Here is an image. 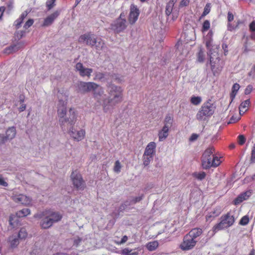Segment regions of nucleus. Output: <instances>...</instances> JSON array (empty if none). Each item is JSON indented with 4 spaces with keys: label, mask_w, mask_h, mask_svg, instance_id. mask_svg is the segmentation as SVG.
<instances>
[{
    "label": "nucleus",
    "mask_w": 255,
    "mask_h": 255,
    "mask_svg": "<svg viewBox=\"0 0 255 255\" xmlns=\"http://www.w3.org/2000/svg\"><path fill=\"white\" fill-rule=\"evenodd\" d=\"M30 214V210L28 208H24L22 210H20L17 211L15 215H11L9 217V224L11 226H13V221H14V219L17 218H22L27 216V215Z\"/></svg>",
    "instance_id": "15"
},
{
    "label": "nucleus",
    "mask_w": 255,
    "mask_h": 255,
    "mask_svg": "<svg viewBox=\"0 0 255 255\" xmlns=\"http://www.w3.org/2000/svg\"><path fill=\"white\" fill-rule=\"evenodd\" d=\"M203 233V231L200 228H194L192 229L187 234L191 238L194 239L195 241H198L197 238L199 237Z\"/></svg>",
    "instance_id": "23"
},
{
    "label": "nucleus",
    "mask_w": 255,
    "mask_h": 255,
    "mask_svg": "<svg viewBox=\"0 0 255 255\" xmlns=\"http://www.w3.org/2000/svg\"><path fill=\"white\" fill-rule=\"evenodd\" d=\"M206 174L205 172L202 171L200 172H194L193 173V176L199 180H202L206 177Z\"/></svg>",
    "instance_id": "36"
},
{
    "label": "nucleus",
    "mask_w": 255,
    "mask_h": 255,
    "mask_svg": "<svg viewBox=\"0 0 255 255\" xmlns=\"http://www.w3.org/2000/svg\"><path fill=\"white\" fill-rule=\"evenodd\" d=\"M197 59L199 62H203L204 60V52L202 50H200L198 52Z\"/></svg>",
    "instance_id": "48"
},
{
    "label": "nucleus",
    "mask_w": 255,
    "mask_h": 255,
    "mask_svg": "<svg viewBox=\"0 0 255 255\" xmlns=\"http://www.w3.org/2000/svg\"><path fill=\"white\" fill-rule=\"evenodd\" d=\"M144 195L141 194L140 196L138 197H134L128 199V200L129 201V203L131 205L136 204L137 202H140L143 198Z\"/></svg>",
    "instance_id": "34"
},
{
    "label": "nucleus",
    "mask_w": 255,
    "mask_h": 255,
    "mask_svg": "<svg viewBox=\"0 0 255 255\" xmlns=\"http://www.w3.org/2000/svg\"><path fill=\"white\" fill-rule=\"evenodd\" d=\"M211 7L210 6V4H206L205 7H204V11L201 15V17H204L207 15L210 11Z\"/></svg>",
    "instance_id": "44"
},
{
    "label": "nucleus",
    "mask_w": 255,
    "mask_h": 255,
    "mask_svg": "<svg viewBox=\"0 0 255 255\" xmlns=\"http://www.w3.org/2000/svg\"><path fill=\"white\" fill-rule=\"evenodd\" d=\"M250 162L251 163H255V144H254L252 149Z\"/></svg>",
    "instance_id": "45"
},
{
    "label": "nucleus",
    "mask_w": 255,
    "mask_h": 255,
    "mask_svg": "<svg viewBox=\"0 0 255 255\" xmlns=\"http://www.w3.org/2000/svg\"><path fill=\"white\" fill-rule=\"evenodd\" d=\"M109 76L111 77L112 80L116 81L118 83H121L124 81V77L123 76H121L120 75L112 74Z\"/></svg>",
    "instance_id": "35"
},
{
    "label": "nucleus",
    "mask_w": 255,
    "mask_h": 255,
    "mask_svg": "<svg viewBox=\"0 0 255 255\" xmlns=\"http://www.w3.org/2000/svg\"><path fill=\"white\" fill-rule=\"evenodd\" d=\"M82 241V239L79 237L75 239L74 240L73 246H75L76 247H78L81 243Z\"/></svg>",
    "instance_id": "53"
},
{
    "label": "nucleus",
    "mask_w": 255,
    "mask_h": 255,
    "mask_svg": "<svg viewBox=\"0 0 255 255\" xmlns=\"http://www.w3.org/2000/svg\"><path fill=\"white\" fill-rule=\"evenodd\" d=\"M16 128L14 126L9 127L5 131V136L7 140H11L13 139L16 135Z\"/></svg>",
    "instance_id": "21"
},
{
    "label": "nucleus",
    "mask_w": 255,
    "mask_h": 255,
    "mask_svg": "<svg viewBox=\"0 0 255 255\" xmlns=\"http://www.w3.org/2000/svg\"><path fill=\"white\" fill-rule=\"evenodd\" d=\"M60 14V11L56 10L53 13L46 17L42 24L43 27H47L51 25L54 21L58 17Z\"/></svg>",
    "instance_id": "18"
},
{
    "label": "nucleus",
    "mask_w": 255,
    "mask_h": 255,
    "mask_svg": "<svg viewBox=\"0 0 255 255\" xmlns=\"http://www.w3.org/2000/svg\"><path fill=\"white\" fill-rule=\"evenodd\" d=\"M249 222V218L248 216L246 215L242 218L239 224L242 226H245L248 224Z\"/></svg>",
    "instance_id": "42"
},
{
    "label": "nucleus",
    "mask_w": 255,
    "mask_h": 255,
    "mask_svg": "<svg viewBox=\"0 0 255 255\" xmlns=\"http://www.w3.org/2000/svg\"><path fill=\"white\" fill-rule=\"evenodd\" d=\"M47 215L48 216L53 224L60 221L62 218V215L57 212L47 213Z\"/></svg>",
    "instance_id": "20"
},
{
    "label": "nucleus",
    "mask_w": 255,
    "mask_h": 255,
    "mask_svg": "<svg viewBox=\"0 0 255 255\" xmlns=\"http://www.w3.org/2000/svg\"><path fill=\"white\" fill-rule=\"evenodd\" d=\"M234 16L231 12L228 13V21L231 22L234 20Z\"/></svg>",
    "instance_id": "61"
},
{
    "label": "nucleus",
    "mask_w": 255,
    "mask_h": 255,
    "mask_svg": "<svg viewBox=\"0 0 255 255\" xmlns=\"http://www.w3.org/2000/svg\"><path fill=\"white\" fill-rule=\"evenodd\" d=\"M249 30L252 32H255V20H253L249 24Z\"/></svg>",
    "instance_id": "58"
},
{
    "label": "nucleus",
    "mask_w": 255,
    "mask_h": 255,
    "mask_svg": "<svg viewBox=\"0 0 255 255\" xmlns=\"http://www.w3.org/2000/svg\"><path fill=\"white\" fill-rule=\"evenodd\" d=\"M206 45L209 51L208 55L209 56L210 64L212 71L215 74L221 71L222 66L220 64V59L218 52L217 46H212V39L210 38L206 41Z\"/></svg>",
    "instance_id": "3"
},
{
    "label": "nucleus",
    "mask_w": 255,
    "mask_h": 255,
    "mask_svg": "<svg viewBox=\"0 0 255 255\" xmlns=\"http://www.w3.org/2000/svg\"><path fill=\"white\" fill-rule=\"evenodd\" d=\"M215 106L211 100L204 103L196 115V119L199 121H205L214 113Z\"/></svg>",
    "instance_id": "5"
},
{
    "label": "nucleus",
    "mask_w": 255,
    "mask_h": 255,
    "mask_svg": "<svg viewBox=\"0 0 255 255\" xmlns=\"http://www.w3.org/2000/svg\"><path fill=\"white\" fill-rule=\"evenodd\" d=\"M156 148V143L154 142H149L146 146L144 152V155H151L153 156V154L155 152Z\"/></svg>",
    "instance_id": "22"
},
{
    "label": "nucleus",
    "mask_w": 255,
    "mask_h": 255,
    "mask_svg": "<svg viewBox=\"0 0 255 255\" xmlns=\"http://www.w3.org/2000/svg\"><path fill=\"white\" fill-rule=\"evenodd\" d=\"M136 250L140 251L141 249L137 248L134 250H132L128 248H125L122 251L121 254L123 255H138L139 253L138 252L135 251Z\"/></svg>",
    "instance_id": "27"
},
{
    "label": "nucleus",
    "mask_w": 255,
    "mask_h": 255,
    "mask_svg": "<svg viewBox=\"0 0 255 255\" xmlns=\"http://www.w3.org/2000/svg\"><path fill=\"white\" fill-rule=\"evenodd\" d=\"M78 90L81 93L92 91L93 97L97 103L103 107L105 113H111L116 105L123 99V89L121 87L110 84L108 87L109 96L105 94L99 85L94 82L81 81L78 83Z\"/></svg>",
    "instance_id": "1"
},
{
    "label": "nucleus",
    "mask_w": 255,
    "mask_h": 255,
    "mask_svg": "<svg viewBox=\"0 0 255 255\" xmlns=\"http://www.w3.org/2000/svg\"><path fill=\"white\" fill-rule=\"evenodd\" d=\"M95 38L94 34L88 32L81 35L79 38L78 42L80 43L93 47L94 44H95Z\"/></svg>",
    "instance_id": "11"
},
{
    "label": "nucleus",
    "mask_w": 255,
    "mask_h": 255,
    "mask_svg": "<svg viewBox=\"0 0 255 255\" xmlns=\"http://www.w3.org/2000/svg\"><path fill=\"white\" fill-rule=\"evenodd\" d=\"M215 148L210 146L204 152L202 157V166L204 169H208L212 167H217L221 163L220 158L215 155Z\"/></svg>",
    "instance_id": "4"
},
{
    "label": "nucleus",
    "mask_w": 255,
    "mask_h": 255,
    "mask_svg": "<svg viewBox=\"0 0 255 255\" xmlns=\"http://www.w3.org/2000/svg\"><path fill=\"white\" fill-rule=\"evenodd\" d=\"M25 34V31L23 30L21 31H17L15 32L14 34V36L16 38V39L20 40L21 38H22V37L24 36Z\"/></svg>",
    "instance_id": "46"
},
{
    "label": "nucleus",
    "mask_w": 255,
    "mask_h": 255,
    "mask_svg": "<svg viewBox=\"0 0 255 255\" xmlns=\"http://www.w3.org/2000/svg\"><path fill=\"white\" fill-rule=\"evenodd\" d=\"M177 0H170L167 3L165 9V13L169 16L172 12L173 6Z\"/></svg>",
    "instance_id": "30"
},
{
    "label": "nucleus",
    "mask_w": 255,
    "mask_h": 255,
    "mask_svg": "<svg viewBox=\"0 0 255 255\" xmlns=\"http://www.w3.org/2000/svg\"><path fill=\"white\" fill-rule=\"evenodd\" d=\"M173 123V118L170 115L167 114L164 120L163 124L164 126L163 128H168V129H170V128L172 127Z\"/></svg>",
    "instance_id": "24"
},
{
    "label": "nucleus",
    "mask_w": 255,
    "mask_h": 255,
    "mask_svg": "<svg viewBox=\"0 0 255 255\" xmlns=\"http://www.w3.org/2000/svg\"><path fill=\"white\" fill-rule=\"evenodd\" d=\"M253 90V86L251 85H248L245 90V95H249L250 94L251 92Z\"/></svg>",
    "instance_id": "55"
},
{
    "label": "nucleus",
    "mask_w": 255,
    "mask_h": 255,
    "mask_svg": "<svg viewBox=\"0 0 255 255\" xmlns=\"http://www.w3.org/2000/svg\"><path fill=\"white\" fill-rule=\"evenodd\" d=\"M56 0H48L46 2V6L48 10L51 9L54 5Z\"/></svg>",
    "instance_id": "49"
},
{
    "label": "nucleus",
    "mask_w": 255,
    "mask_h": 255,
    "mask_svg": "<svg viewBox=\"0 0 255 255\" xmlns=\"http://www.w3.org/2000/svg\"><path fill=\"white\" fill-rule=\"evenodd\" d=\"M153 159V156L151 155H143V164L145 166L148 165Z\"/></svg>",
    "instance_id": "37"
},
{
    "label": "nucleus",
    "mask_w": 255,
    "mask_h": 255,
    "mask_svg": "<svg viewBox=\"0 0 255 255\" xmlns=\"http://www.w3.org/2000/svg\"><path fill=\"white\" fill-rule=\"evenodd\" d=\"M23 21L21 19L18 18L14 21V25L15 26L16 29H18L20 26Z\"/></svg>",
    "instance_id": "56"
},
{
    "label": "nucleus",
    "mask_w": 255,
    "mask_h": 255,
    "mask_svg": "<svg viewBox=\"0 0 255 255\" xmlns=\"http://www.w3.org/2000/svg\"><path fill=\"white\" fill-rule=\"evenodd\" d=\"M235 222V217L231 215V213H228L224 216L221 217V221L220 223L215 225L213 227V231L217 232L225 228H228Z\"/></svg>",
    "instance_id": "6"
},
{
    "label": "nucleus",
    "mask_w": 255,
    "mask_h": 255,
    "mask_svg": "<svg viewBox=\"0 0 255 255\" xmlns=\"http://www.w3.org/2000/svg\"><path fill=\"white\" fill-rule=\"evenodd\" d=\"M198 136H199L197 134L192 133L189 138V141L191 142L194 141L198 138Z\"/></svg>",
    "instance_id": "59"
},
{
    "label": "nucleus",
    "mask_w": 255,
    "mask_h": 255,
    "mask_svg": "<svg viewBox=\"0 0 255 255\" xmlns=\"http://www.w3.org/2000/svg\"><path fill=\"white\" fill-rule=\"evenodd\" d=\"M246 141V138L244 135L240 134L238 136V141L239 144L243 145Z\"/></svg>",
    "instance_id": "47"
},
{
    "label": "nucleus",
    "mask_w": 255,
    "mask_h": 255,
    "mask_svg": "<svg viewBox=\"0 0 255 255\" xmlns=\"http://www.w3.org/2000/svg\"><path fill=\"white\" fill-rule=\"evenodd\" d=\"M13 201L18 204L28 205L31 202V199L23 194H19L13 196Z\"/></svg>",
    "instance_id": "17"
},
{
    "label": "nucleus",
    "mask_w": 255,
    "mask_h": 255,
    "mask_svg": "<svg viewBox=\"0 0 255 255\" xmlns=\"http://www.w3.org/2000/svg\"><path fill=\"white\" fill-rule=\"evenodd\" d=\"M158 246V243L157 241H153L147 243L146 247L149 251H153L156 249Z\"/></svg>",
    "instance_id": "32"
},
{
    "label": "nucleus",
    "mask_w": 255,
    "mask_h": 255,
    "mask_svg": "<svg viewBox=\"0 0 255 255\" xmlns=\"http://www.w3.org/2000/svg\"><path fill=\"white\" fill-rule=\"evenodd\" d=\"M0 185L3 186L4 187H6L8 186L7 183L4 181L3 178L1 176H0Z\"/></svg>",
    "instance_id": "60"
},
{
    "label": "nucleus",
    "mask_w": 255,
    "mask_h": 255,
    "mask_svg": "<svg viewBox=\"0 0 255 255\" xmlns=\"http://www.w3.org/2000/svg\"><path fill=\"white\" fill-rule=\"evenodd\" d=\"M34 217L41 220L40 226L42 229H47L50 228L53 224L47 215L46 212H43L34 215Z\"/></svg>",
    "instance_id": "7"
},
{
    "label": "nucleus",
    "mask_w": 255,
    "mask_h": 255,
    "mask_svg": "<svg viewBox=\"0 0 255 255\" xmlns=\"http://www.w3.org/2000/svg\"><path fill=\"white\" fill-rule=\"evenodd\" d=\"M190 2V0H182L180 3L179 6L183 7L187 6Z\"/></svg>",
    "instance_id": "57"
},
{
    "label": "nucleus",
    "mask_w": 255,
    "mask_h": 255,
    "mask_svg": "<svg viewBox=\"0 0 255 255\" xmlns=\"http://www.w3.org/2000/svg\"><path fill=\"white\" fill-rule=\"evenodd\" d=\"M109 74L107 73H104L102 72H96L94 78L95 80H99L100 81H105L108 80V76Z\"/></svg>",
    "instance_id": "29"
},
{
    "label": "nucleus",
    "mask_w": 255,
    "mask_h": 255,
    "mask_svg": "<svg viewBox=\"0 0 255 255\" xmlns=\"http://www.w3.org/2000/svg\"><path fill=\"white\" fill-rule=\"evenodd\" d=\"M197 243L194 239L191 238L188 235H186L183 238V241L181 244L180 247L183 251H188L193 248Z\"/></svg>",
    "instance_id": "12"
},
{
    "label": "nucleus",
    "mask_w": 255,
    "mask_h": 255,
    "mask_svg": "<svg viewBox=\"0 0 255 255\" xmlns=\"http://www.w3.org/2000/svg\"><path fill=\"white\" fill-rule=\"evenodd\" d=\"M250 104V99H247L244 101H243L240 105L239 106V109H240V113L242 111H243L244 113L245 112L247 111V108L249 106Z\"/></svg>",
    "instance_id": "33"
},
{
    "label": "nucleus",
    "mask_w": 255,
    "mask_h": 255,
    "mask_svg": "<svg viewBox=\"0 0 255 255\" xmlns=\"http://www.w3.org/2000/svg\"><path fill=\"white\" fill-rule=\"evenodd\" d=\"M210 27V22L209 20H205L202 25V32L206 31H207Z\"/></svg>",
    "instance_id": "40"
},
{
    "label": "nucleus",
    "mask_w": 255,
    "mask_h": 255,
    "mask_svg": "<svg viewBox=\"0 0 255 255\" xmlns=\"http://www.w3.org/2000/svg\"><path fill=\"white\" fill-rule=\"evenodd\" d=\"M169 130L168 128H162L158 131V136L159 141L164 140L169 135Z\"/></svg>",
    "instance_id": "26"
},
{
    "label": "nucleus",
    "mask_w": 255,
    "mask_h": 255,
    "mask_svg": "<svg viewBox=\"0 0 255 255\" xmlns=\"http://www.w3.org/2000/svg\"><path fill=\"white\" fill-rule=\"evenodd\" d=\"M228 30L229 31H233V30L236 29V26H234L232 25V24L231 23V22H228Z\"/></svg>",
    "instance_id": "63"
},
{
    "label": "nucleus",
    "mask_w": 255,
    "mask_h": 255,
    "mask_svg": "<svg viewBox=\"0 0 255 255\" xmlns=\"http://www.w3.org/2000/svg\"><path fill=\"white\" fill-rule=\"evenodd\" d=\"M212 213V215H214L215 217L218 216L221 214V210L219 208H216V209H214L213 211L211 212Z\"/></svg>",
    "instance_id": "52"
},
{
    "label": "nucleus",
    "mask_w": 255,
    "mask_h": 255,
    "mask_svg": "<svg viewBox=\"0 0 255 255\" xmlns=\"http://www.w3.org/2000/svg\"><path fill=\"white\" fill-rule=\"evenodd\" d=\"M27 14L28 12L26 10L23 11L21 14L20 17H19V19H21V20L23 21L24 19L26 17Z\"/></svg>",
    "instance_id": "62"
},
{
    "label": "nucleus",
    "mask_w": 255,
    "mask_h": 255,
    "mask_svg": "<svg viewBox=\"0 0 255 255\" xmlns=\"http://www.w3.org/2000/svg\"><path fill=\"white\" fill-rule=\"evenodd\" d=\"M7 141L5 135L3 134L0 133V145L4 144Z\"/></svg>",
    "instance_id": "51"
},
{
    "label": "nucleus",
    "mask_w": 255,
    "mask_h": 255,
    "mask_svg": "<svg viewBox=\"0 0 255 255\" xmlns=\"http://www.w3.org/2000/svg\"><path fill=\"white\" fill-rule=\"evenodd\" d=\"M94 46L95 47L97 51H100L104 49L105 44L103 39L100 38H98L96 37L95 44H94Z\"/></svg>",
    "instance_id": "28"
},
{
    "label": "nucleus",
    "mask_w": 255,
    "mask_h": 255,
    "mask_svg": "<svg viewBox=\"0 0 255 255\" xmlns=\"http://www.w3.org/2000/svg\"><path fill=\"white\" fill-rule=\"evenodd\" d=\"M19 238L16 235H12L8 238V242L9 243L10 247L14 249L17 247L19 243Z\"/></svg>",
    "instance_id": "25"
},
{
    "label": "nucleus",
    "mask_w": 255,
    "mask_h": 255,
    "mask_svg": "<svg viewBox=\"0 0 255 255\" xmlns=\"http://www.w3.org/2000/svg\"><path fill=\"white\" fill-rule=\"evenodd\" d=\"M240 88V86L238 83H235L233 85L232 88V92L230 95L231 98L232 100L235 98L237 93Z\"/></svg>",
    "instance_id": "31"
},
{
    "label": "nucleus",
    "mask_w": 255,
    "mask_h": 255,
    "mask_svg": "<svg viewBox=\"0 0 255 255\" xmlns=\"http://www.w3.org/2000/svg\"><path fill=\"white\" fill-rule=\"evenodd\" d=\"M57 115L59 125L63 130H65L68 126H74L77 120V114L73 108L69 111L68 117L66 116L68 94H63L60 91L58 93Z\"/></svg>",
    "instance_id": "2"
},
{
    "label": "nucleus",
    "mask_w": 255,
    "mask_h": 255,
    "mask_svg": "<svg viewBox=\"0 0 255 255\" xmlns=\"http://www.w3.org/2000/svg\"><path fill=\"white\" fill-rule=\"evenodd\" d=\"M128 239V237L127 236L125 235L123 236L120 242V244H123L125 243L127 241Z\"/></svg>",
    "instance_id": "64"
},
{
    "label": "nucleus",
    "mask_w": 255,
    "mask_h": 255,
    "mask_svg": "<svg viewBox=\"0 0 255 255\" xmlns=\"http://www.w3.org/2000/svg\"><path fill=\"white\" fill-rule=\"evenodd\" d=\"M71 178L75 187L80 190L84 189L85 187L84 181L81 175L78 171H73L71 175Z\"/></svg>",
    "instance_id": "9"
},
{
    "label": "nucleus",
    "mask_w": 255,
    "mask_h": 255,
    "mask_svg": "<svg viewBox=\"0 0 255 255\" xmlns=\"http://www.w3.org/2000/svg\"><path fill=\"white\" fill-rule=\"evenodd\" d=\"M127 27L126 19H116L111 24V28L115 33H119Z\"/></svg>",
    "instance_id": "10"
},
{
    "label": "nucleus",
    "mask_w": 255,
    "mask_h": 255,
    "mask_svg": "<svg viewBox=\"0 0 255 255\" xmlns=\"http://www.w3.org/2000/svg\"><path fill=\"white\" fill-rule=\"evenodd\" d=\"M25 43L24 41H19L15 43L11 44L9 46L5 47L3 51V53L9 55L15 53L19 50L23 48L24 46Z\"/></svg>",
    "instance_id": "14"
},
{
    "label": "nucleus",
    "mask_w": 255,
    "mask_h": 255,
    "mask_svg": "<svg viewBox=\"0 0 255 255\" xmlns=\"http://www.w3.org/2000/svg\"><path fill=\"white\" fill-rule=\"evenodd\" d=\"M74 126H68L66 130H68L69 134L74 140L79 141L82 140L85 136V131L84 129L76 130L73 127Z\"/></svg>",
    "instance_id": "8"
},
{
    "label": "nucleus",
    "mask_w": 255,
    "mask_h": 255,
    "mask_svg": "<svg viewBox=\"0 0 255 255\" xmlns=\"http://www.w3.org/2000/svg\"><path fill=\"white\" fill-rule=\"evenodd\" d=\"M251 195L250 191H246L241 193L234 200V204L237 205L241 203L243 201L247 200Z\"/></svg>",
    "instance_id": "19"
},
{
    "label": "nucleus",
    "mask_w": 255,
    "mask_h": 255,
    "mask_svg": "<svg viewBox=\"0 0 255 255\" xmlns=\"http://www.w3.org/2000/svg\"><path fill=\"white\" fill-rule=\"evenodd\" d=\"M129 10L128 20L129 23L132 25L137 21L140 14V11L137 6L134 4L130 5Z\"/></svg>",
    "instance_id": "13"
},
{
    "label": "nucleus",
    "mask_w": 255,
    "mask_h": 255,
    "mask_svg": "<svg viewBox=\"0 0 255 255\" xmlns=\"http://www.w3.org/2000/svg\"><path fill=\"white\" fill-rule=\"evenodd\" d=\"M75 69L82 77L88 76L89 77L93 72L92 69L85 68L83 64L80 62L77 63L76 64Z\"/></svg>",
    "instance_id": "16"
},
{
    "label": "nucleus",
    "mask_w": 255,
    "mask_h": 255,
    "mask_svg": "<svg viewBox=\"0 0 255 255\" xmlns=\"http://www.w3.org/2000/svg\"><path fill=\"white\" fill-rule=\"evenodd\" d=\"M121 165L119 160H117L115 163L114 171L116 173H119L121 171Z\"/></svg>",
    "instance_id": "43"
},
{
    "label": "nucleus",
    "mask_w": 255,
    "mask_h": 255,
    "mask_svg": "<svg viewBox=\"0 0 255 255\" xmlns=\"http://www.w3.org/2000/svg\"><path fill=\"white\" fill-rule=\"evenodd\" d=\"M33 22L34 21L32 19H29L24 24L23 27L26 29L30 27L33 24Z\"/></svg>",
    "instance_id": "50"
},
{
    "label": "nucleus",
    "mask_w": 255,
    "mask_h": 255,
    "mask_svg": "<svg viewBox=\"0 0 255 255\" xmlns=\"http://www.w3.org/2000/svg\"><path fill=\"white\" fill-rule=\"evenodd\" d=\"M27 236V233L25 229L21 228L19 230L18 236H17L19 239H25Z\"/></svg>",
    "instance_id": "38"
},
{
    "label": "nucleus",
    "mask_w": 255,
    "mask_h": 255,
    "mask_svg": "<svg viewBox=\"0 0 255 255\" xmlns=\"http://www.w3.org/2000/svg\"><path fill=\"white\" fill-rule=\"evenodd\" d=\"M190 101L194 105H199L202 101V99L199 96H193L191 98Z\"/></svg>",
    "instance_id": "39"
},
{
    "label": "nucleus",
    "mask_w": 255,
    "mask_h": 255,
    "mask_svg": "<svg viewBox=\"0 0 255 255\" xmlns=\"http://www.w3.org/2000/svg\"><path fill=\"white\" fill-rule=\"evenodd\" d=\"M131 206V204L129 203V200H127L123 204H122L119 208V211L122 212L124 211L127 207Z\"/></svg>",
    "instance_id": "41"
},
{
    "label": "nucleus",
    "mask_w": 255,
    "mask_h": 255,
    "mask_svg": "<svg viewBox=\"0 0 255 255\" xmlns=\"http://www.w3.org/2000/svg\"><path fill=\"white\" fill-rule=\"evenodd\" d=\"M215 216L214 215H212L211 212L209 213L206 217V221L210 222L212 221L214 218Z\"/></svg>",
    "instance_id": "54"
}]
</instances>
